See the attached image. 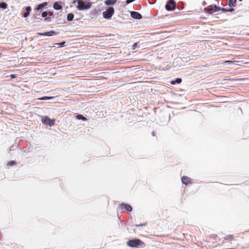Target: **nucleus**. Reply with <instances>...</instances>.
Here are the masks:
<instances>
[{"mask_svg":"<svg viewBox=\"0 0 249 249\" xmlns=\"http://www.w3.org/2000/svg\"><path fill=\"white\" fill-rule=\"evenodd\" d=\"M142 242L140 239H135L130 240L127 242V245L130 247H137L141 245Z\"/></svg>","mask_w":249,"mask_h":249,"instance_id":"2","label":"nucleus"},{"mask_svg":"<svg viewBox=\"0 0 249 249\" xmlns=\"http://www.w3.org/2000/svg\"><path fill=\"white\" fill-rule=\"evenodd\" d=\"M65 43V42H61V43H59V44L60 45H61V46H62V45H64Z\"/></svg>","mask_w":249,"mask_h":249,"instance_id":"32","label":"nucleus"},{"mask_svg":"<svg viewBox=\"0 0 249 249\" xmlns=\"http://www.w3.org/2000/svg\"><path fill=\"white\" fill-rule=\"evenodd\" d=\"M29 15V13L28 12H26L25 13H24V15H23V17L24 18H27Z\"/></svg>","mask_w":249,"mask_h":249,"instance_id":"27","label":"nucleus"},{"mask_svg":"<svg viewBox=\"0 0 249 249\" xmlns=\"http://www.w3.org/2000/svg\"><path fill=\"white\" fill-rule=\"evenodd\" d=\"M1 56V53H0V56Z\"/></svg>","mask_w":249,"mask_h":249,"instance_id":"35","label":"nucleus"},{"mask_svg":"<svg viewBox=\"0 0 249 249\" xmlns=\"http://www.w3.org/2000/svg\"><path fill=\"white\" fill-rule=\"evenodd\" d=\"M55 34V32L54 31H51L49 32H45L44 33H38L37 34L39 36H52Z\"/></svg>","mask_w":249,"mask_h":249,"instance_id":"10","label":"nucleus"},{"mask_svg":"<svg viewBox=\"0 0 249 249\" xmlns=\"http://www.w3.org/2000/svg\"><path fill=\"white\" fill-rule=\"evenodd\" d=\"M7 8V4L4 2H0V8H2L3 9H5Z\"/></svg>","mask_w":249,"mask_h":249,"instance_id":"16","label":"nucleus"},{"mask_svg":"<svg viewBox=\"0 0 249 249\" xmlns=\"http://www.w3.org/2000/svg\"><path fill=\"white\" fill-rule=\"evenodd\" d=\"M131 16L135 19H141L142 18V15L138 12L133 11L131 12Z\"/></svg>","mask_w":249,"mask_h":249,"instance_id":"9","label":"nucleus"},{"mask_svg":"<svg viewBox=\"0 0 249 249\" xmlns=\"http://www.w3.org/2000/svg\"><path fill=\"white\" fill-rule=\"evenodd\" d=\"M176 4L174 0H169L165 5V9L167 11H173L176 9Z\"/></svg>","mask_w":249,"mask_h":249,"instance_id":"4","label":"nucleus"},{"mask_svg":"<svg viewBox=\"0 0 249 249\" xmlns=\"http://www.w3.org/2000/svg\"><path fill=\"white\" fill-rule=\"evenodd\" d=\"M182 80L180 78H178L175 81H172L171 82V84L173 85L175 84L176 83L179 84L181 82Z\"/></svg>","mask_w":249,"mask_h":249,"instance_id":"19","label":"nucleus"},{"mask_svg":"<svg viewBox=\"0 0 249 249\" xmlns=\"http://www.w3.org/2000/svg\"><path fill=\"white\" fill-rule=\"evenodd\" d=\"M52 98V97H47V96H45V97H43L41 98H40L39 99L40 100H47V99H51Z\"/></svg>","mask_w":249,"mask_h":249,"instance_id":"23","label":"nucleus"},{"mask_svg":"<svg viewBox=\"0 0 249 249\" xmlns=\"http://www.w3.org/2000/svg\"><path fill=\"white\" fill-rule=\"evenodd\" d=\"M77 118L78 119H79V120H82L83 121H86L87 120V118L86 117H85L84 116H83L81 114H78L77 116H76Z\"/></svg>","mask_w":249,"mask_h":249,"instance_id":"20","label":"nucleus"},{"mask_svg":"<svg viewBox=\"0 0 249 249\" xmlns=\"http://www.w3.org/2000/svg\"><path fill=\"white\" fill-rule=\"evenodd\" d=\"M16 164V161H15L14 160L10 161V162H9L7 163V165L9 166H13V165H15Z\"/></svg>","mask_w":249,"mask_h":249,"instance_id":"21","label":"nucleus"},{"mask_svg":"<svg viewBox=\"0 0 249 249\" xmlns=\"http://www.w3.org/2000/svg\"><path fill=\"white\" fill-rule=\"evenodd\" d=\"M47 15H48V13L46 11H44L42 13V17H44V18L46 17Z\"/></svg>","mask_w":249,"mask_h":249,"instance_id":"24","label":"nucleus"},{"mask_svg":"<svg viewBox=\"0 0 249 249\" xmlns=\"http://www.w3.org/2000/svg\"><path fill=\"white\" fill-rule=\"evenodd\" d=\"M205 9L209 14H212L213 12L219 11L220 10V8L216 6H210L207 7Z\"/></svg>","mask_w":249,"mask_h":249,"instance_id":"6","label":"nucleus"},{"mask_svg":"<svg viewBox=\"0 0 249 249\" xmlns=\"http://www.w3.org/2000/svg\"><path fill=\"white\" fill-rule=\"evenodd\" d=\"M152 135L153 136H155V132H153L152 133Z\"/></svg>","mask_w":249,"mask_h":249,"instance_id":"33","label":"nucleus"},{"mask_svg":"<svg viewBox=\"0 0 249 249\" xmlns=\"http://www.w3.org/2000/svg\"><path fill=\"white\" fill-rule=\"evenodd\" d=\"M45 20L46 21H50L51 20V18H49V17H48V18H45Z\"/></svg>","mask_w":249,"mask_h":249,"instance_id":"30","label":"nucleus"},{"mask_svg":"<svg viewBox=\"0 0 249 249\" xmlns=\"http://www.w3.org/2000/svg\"><path fill=\"white\" fill-rule=\"evenodd\" d=\"M246 78H241V79H235L234 80H239V81H243L246 80Z\"/></svg>","mask_w":249,"mask_h":249,"instance_id":"29","label":"nucleus"},{"mask_svg":"<svg viewBox=\"0 0 249 249\" xmlns=\"http://www.w3.org/2000/svg\"><path fill=\"white\" fill-rule=\"evenodd\" d=\"M238 62L237 61H236V60H226L225 61L224 63H235V62Z\"/></svg>","mask_w":249,"mask_h":249,"instance_id":"22","label":"nucleus"},{"mask_svg":"<svg viewBox=\"0 0 249 249\" xmlns=\"http://www.w3.org/2000/svg\"><path fill=\"white\" fill-rule=\"evenodd\" d=\"M26 12H28L29 13H30V11L31 10V8L30 6H27L26 7Z\"/></svg>","mask_w":249,"mask_h":249,"instance_id":"25","label":"nucleus"},{"mask_svg":"<svg viewBox=\"0 0 249 249\" xmlns=\"http://www.w3.org/2000/svg\"><path fill=\"white\" fill-rule=\"evenodd\" d=\"M42 122L43 124L53 126L54 124L55 120H51L47 116H43L42 118Z\"/></svg>","mask_w":249,"mask_h":249,"instance_id":"5","label":"nucleus"},{"mask_svg":"<svg viewBox=\"0 0 249 249\" xmlns=\"http://www.w3.org/2000/svg\"><path fill=\"white\" fill-rule=\"evenodd\" d=\"M138 43H137V42H136V43H135L133 45V46H132V47H133V49H134H134H135V48H136V47H138Z\"/></svg>","mask_w":249,"mask_h":249,"instance_id":"26","label":"nucleus"},{"mask_svg":"<svg viewBox=\"0 0 249 249\" xmlns=\"http://www.w3.org/2000/svg\"><path fill=\"white\" fill-rule=\"evenodd\" d=\"M144 225H145V224H141L140 225H136V226L139 227V226H144Z\"/></svg>","mask_w":249,"mask_h":249,"instance_id":"31","label":"nucleus"},{"mask_svg":"<svg viewBox=\"0 0 249 249\" xmlns=\"http://www.w3.org/2000/svg\"><path fill=\"white\" fill-rule=\"evenodd\" d=\"M74 18V15L72 13H70L67 16V19L69 21H71Z\"/></svg>","mask_w":249,"mask_h":249,"instance_id":"18","label":"nucleus"},{"mask_svg":"<svg viewBox=\"0 0 249 249\" xmlns=\"http://www.w3.org/2000/svg\"><path fill=\"white\" fill-rule=\"evenodd\" d=\"M53 7L54 9L58 10L62 8L61 2H55L54 3Z\"/></svg>","mask_w":249,"mask_h":249,"instance_id":"11","label":"nucleus"},{"mask_svg":"<svg viewBox=\"0 0 249 249\" xmlns=\"http://www.w3.org/2000/svg\"><path fill=\"white\" fill-rule=\"evenodd\" d=\"M117 0H106L105 1V4L106 5H112L116 3Z\"/></svg>","mask_w":249,"mask_h":249,"instance_id":"13","label":"nucleus"},{"mask_svg":"<svg viewBox=\"0 0 249 249\" xmlns=\"http://www.w3.org/2000/svg\"><path fill=\"white\" fill-rule=\"evenodd\" d=\"M182 182L185 184L188 185L189 184H192L193 183L192 179L190 178L187 176H183L181 178Z\"/></svg>","mask_w":249,"mask_h":249,"instance_id":"8","label":"nucleus"},{"mask_svg":"<svg viewBox=\"0 0 249 249\" xmlns=\"http://www.w3.org/2000/svg\"><path fill=\"white\" fill-rule=\"evenodd\" d=\"M236 2V0H229V5L230 6H234Z\"/></svg>","mask_w":249,"mask_h":249,"instance_id":"17","label":"nucleus"},{"mask_svg":"<svg viewBox=\"0 0 249 249\" xmlns=\"http://www.w3.org/2000/svg\"><path fill=\"white\" fill-rule=\"evenodd\" d=\"M234 239L233 235L231 234L228 235L224 237V240L232 241Z\"/></svg>","mask_w":249,"mask_h":249,"instance_id":"14","label":"nucleus"},{"mask_svg":"<svg viewBox=\"0 0 249 249\" xmlns=\"http://www.w3.org/2000/svg\"><path fill=\"white\" fill-rule=\"evenodd\" d=\"M114 9L113 7H110L108 8L107 11L103 13V16L104 18L106 19H109L111 18L112 15L114 14Z\"/></svg>","mask_w":249,"mask_h":249,"instance_id":"3","label":"nucleus"},{"mask_svg":"<svg viewBox=\"0 0 249 249\" xmlns=\"http://www.w3.org/2000/svg\"><path fill=\"white\" fill-rule=\"evenodd\" d=\"M10 77H11V78H12V79H13V78H16V77H17V75L12 74H11V75H10Z\"/></svg>","mask_w":249,"mask_h":249,"instance_id":"28","label":"nucleus"},{"mask_svg":"<svg viewBox=\"0 0 249 249\" xmlns=\"http://www.w3.org/2000/svg\"><path fill=\"white\" fill-rule=\"evenodd\" d=\"M119 207L122 210H125L128 212H131L132 210V207L128 204L121 203L119 205Z\"/></svg>","mask_w":249,"mask_h":249,"instance_id":"7","label":"nucleus"},{"mask_svg":"<svg viewBox=\"0 0 249 249\" xmlns=\"http://www.w3.org/2000/svg\"><path fill=\"white\" fill-rule=\"evenodd\" d=\"M220 10H221L222 11L224 12H232L234 10V9L233 8H230V9H226V8H220Z\"/></svg>","mask_w":249,"mask_h":249,"instance_id":"15","label":"nucleus"},{"mask_svg":"<svg viewBox=\"0 0 249 249\" xmlns=\"http://www.w3.org/2000/svg\"><path fill=\"white\" fill-rule=\"evenodd\" d=\"M47 5H48L47 2H44L41 4L37 5L36 8V10H39L44 8L45 7H46Z\"/></svg>","mask_w":249,"mask_h":249,"instance_id":"12","label":"nucleus"},{"mask_svg":"<svg viewBox=\"0 0 249 249\" xmlns=\"http://www.w3.org/2000/svg\"><path fill=\"white\" fill-rule=\"evenodd\" d=\"M73 2L77 3V8L80 11L89 9L92 6V3L89 0H74Z\"/></svg>","mask_w":249,"mask_h":249,"instance_id":"1","label":"nucleus"},{"mask_svg":"<svg viewBox=\"0 0 249 249\" xmlns=\"http://www.w3.org/2000/svg\"><path fill=\"white\" fill-rule=\"evenodd\" d=\"M239 1H242V0H239Z\"/></svg>","mask_w":249,"mask_h":249,"instance_id":"34","label":"nucleus"}]
</instances>
